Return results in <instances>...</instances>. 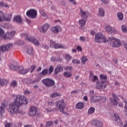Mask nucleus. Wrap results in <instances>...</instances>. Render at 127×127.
<instances>
[{"instance_id":"27","label":"nucleus","mask_w":127,"mask_h":127,"mask_svg":"<svg viewBox=\"0 0 127 127\" xmlns=\"http://www.w3.org/2000/svg\"><path fill=\"white\" fill-rule=\"evenodd\" d=\"M61 94L58 92H54L50 94V98L52 99H54L55 98H58V97H60Z\"/></svg>"},{"instance_id":"9","label":"nucleus","mask_w":127,"mask_h":127,"mask_svg":"<svg viewBox=\"0 0 127 127\" xmlns=\"http://www.w3.org/2000/svg\"><path fill=\"white\" fill-rule=\"evenodd\" d=\"M50 47L52 48H55V49H59L61 48L62 49H65L66 46H64L63 45L56 43L54 41H50Z\"/></svg>"},{"instance_id":"8","label":"nucleus","mask_w":127,"mask_h":127,"mask_svg":"<svg viewBox=\"0 0 127 127\" xmlns=\"http://www.w3.org/2000/svg\"><path fill=\"white\" fill-rule=\"evenodd\" d=\"M43 84L46 87H52L55 85V82L53 79L49 78H47L42 80Z\"/></svg>"},{"instance_id":"16","label":"nucleus","mask_w":127,"mask_h":127,"mask_svg":"<svg viewBox=\"0 0 127 127\" xmlns=\"http://www.w3.org/2000/svg\"><path fill=\"white\" fill-rule=\"evenodd\" d=\"M11 47H12V44L10 43L5 46H1L0 47V50L2 52H5V51H7Z\"/></svg>"},{"instance_id":"24","label":"nucleus","mask_w":127,"mask_h":127,"mask_svg":"<svg viewBox=\"0 0 127 127\" xmlns=\"http://www.w3.org/2000/svg\"><path fill=\"white\" fill-rule=\"evenodd\" d=\"M75 108L77 110H83L84 109V103L79 102L75 105Z\"/></svg>"},{"instance_id":"6","label":"nucleus","mask_w":127,"mask_h":127,"mask_svg":"<svg viewBox=\"0 0 127 127\" xmlns=\"http://www.w3.org/2000/svg\"><path fill=\"white\" fill-rule=\"evenodd\" d=\"M110 40H111V44L114 48H118L122 46V42L120 39H116L114 37L110 38Z\"/></svg>"},{"instance_id":"2","label":"nucleus","mask_w":127,"mask_h":127,"mask_svg":"<svg viewBox=\"0 0 127 127\" xmlns=\"http://www.w3.org/2000/svg\"><path fill=\"white\" fill-rule=\"evenodd\" d=\"M9 68H11L12 70L17 71L19 74H27L29 72V68H24L23 66H15L13 64H10L9 66Z\"/></svg>"},{"instance_id":"52","label":"nucleus","mask_w":127,"mask_h":127,"mask_svg":"<svg viewBox=\"0 0 127 127\" xmlns=\"http://www.w3.org/2000/svg\"><path fill=\"white\" fill-rule=\"evenodd\" d=\"M72 69V66H67L64 67V70H68L69 71H71Z\"/></svg>"},{"instance_id":"44","label":"nucleus","mask_w":127,"mask_h":127,"mask_svg":"<svg viewBox=\"0 0 127 127\" xmlns=\"http://www.w3.org/2000/svg\"><path fill=\"white\" fill-rule=\"evenodd\" d=\"M87 60L88 59L86 57H83L81 58V62H82L83 64H85Z\"/></svg>"},{"instance_id":"57","label":"nucleus","mask_w":127,"mask_h":127,"mask_svg":"<svg viewBox=\"0 0 127 127\" xmlns=\"http://www.w3.org/2000/svg\"><path fill=\"white\" fill-rule=\"evenodd\" d=\"M101 1H102V2L105 4H108V3H109V0H101Z\"/></svg>"},{"instance_id":"54","label":"nucleus","mask_w":127,"mask_h":127,"mask_svg":"<svg viewBox=\"0 0 127 127\" xmlns=\"http://www.w3.org/2000/svg\"><path fill=\"white\" fill-rule=\"evenodd\" d=\"M24 95H29L30 94V91L29 90H26L24 91Z\"/></svg>"},{"instance_id":"61","label":"nucleus","mask_w":127,"mask_h":127,"mask_svg":"<svg viewBox=\"0 0 127 127\" xmlns=\"http://www.w3.org/2000/svg\"><path fill=\"white\" fill-rule=\"evenodd\" d=\"M43 48H44L45 49H46L47 50H48L49 47L46 45H43L42 46Z\"/></svg>"},{"instance_id":"18","label":"nucleus","mask_w":127,"mask_h":127,"mask_svg":"<svg viewBox=\"0 0 127 127\" xmlns=\"http://www.w3.org/2000/svg\"><path fill=\"white\" fill-rule=\"evenodd\" d=\"M62 30V28L59 25L54 26L52 28V31L53 33H59L60 31Z\"/></svg>"},{"instance_id":"58","label":"nucleus","mask_w":127,"mask_h":127,"mask_svg":"<svg viewBox=\"0 0 127 127\" xmlns=\"http://www.w3.org/2000/svg\"><path fill=\"white\" fill-rule=\"evenodd\" d=\"M5 127H11V123H7L5 125Z\"/></svg>"},{"instance_id":"56","label":"nucleus","mask_w":127,"mask_h":127,"mask_svg":"<svg viewBox=\"0 0 127 127\" xmlns=\"http://www.w3.org/2000/svg\"><path fill=\"white\" fill-rule=\"evenodd\" d=\"M115 85L117 87V89H120V83L118 82H115Z\"/></svg>"},{"instance_id":"14","label":"nucleus","mask_w":127,"mask_h":127,"mask_svg":"<svg viewBox=\"0 0 127 127\" xmlns=\"http://www.w3.org/2000/svg\"><path fill=\"white\" fill-rule=\"evenodd\" d=\"M96 88V89H106V88H107V84H106V82L104 81H98Z\"/></svg>"},{"instance_id":"17","label":"nucleus","mask_w":127,"mask_h":127,"mask_svg":"<svg viewBox=\"0 0 127 127\" xmlns=\"http://www.w3.org/2000/svg\"><path fill=\"white\" fill-rule=\"evenodd\" d=\"M91 124L93 126L98 127H102V126H103V123L101 121L97 120H92L91 122Z\"/></svg>"},{"instance_id":"35","label":"nucleus","mask_w":127,"mask_h":127,"mask_svg":"<svg viewBox=\"0 0 127 127\" xmlns=\"http://www.w3.org/2000/svg\"><path fill=\"white\" fill-rule=\"evenodd\" d=\"M94 113H95V108L90 107L88 111V115H92V114H94Z\"/></svg>"},{"instance_id":"53","label":"nucleus","mask_w":127,"mask_h":127,"mask_svg":"<svg viewBox=\"0 0 127 127\" xmlns=\"http://www.w3.org/2000/svg\"><path fill=\"white\" fill-rule=\"evenodd\" d=\"M77 50H78L79 52H82L83 49H82V47L80 46H78L76 48Z\"/></svg>"},{"instance_id":"15","label":"nucleus","mask_w":127,"mask_h":127,"mask_svg":"<svg viewBox=\"0 0 127 127\" xmlns=\"http://www.w3.org/2000/svg\"><path fill=\"white\" fill-rule=\"evenodd\" d=\"M49 27H50V26L48 24H44L39 28V31L43 33H45V32H46V31L48 30V28H49Z\"/></svg>"},{"instance_id":"46","label":"nucleus","mask_w":127,"mask_h":127,"mask_svg":"<svg viewBox=\"0 0 127 127\" xmlns=\"http://www.w3.org/2000/svg\"><path fill=\"white\" fill-rule=\"evenodd\" d=\"M0 6L4 7H7L8 8L9 7V6L7 4L4 3L3 2H0Z\"/></svg>"},{"instance_id":"26","label":"nucleus","mask_w":127,"mask_h":127,"mask_svg":"<svg viewBox=\"0 0 127 127\" xmlns=\"http://www.w3.org/2000/svg\"><path fill=\"white\" fill-rule=\"evenodd\" d=\"M100 78L101 80V81L102 82H107V80L108 79V76H107L106 75L104 74H101L100 75Z\"/></svg>"},{"instance_id":"60","label":"nucleus","mask_w":127,"mask_h":127,"mask_svg":"<svg viewBox=\"0 0 127 127\" xmlns=\"http://www.w3.org/2000/svg\"><path fill=\"white\" fill-rule=\"evenodd\" d=\"M68 1L71 2V3H73V4H76V1L75 0H68Z\"/></svg>"},{"instance_id":"50","label":"nucleus","mask_w":127,"mask_h":127,"mask_svg":"<svg viewBox=\"0 0 127 127\" xmlns=\"http://www.w3.org/2000/svg\"><path fill=\"white\" fill-rule=\"evenodd\" d=\"M97 80H98V76H97V75H94L93 76V78L91 79L92 82H96V81H97Z\"/></svg>"},{"instance_id":"59","label":"nucleus","mask_w":127,"mask_h":127,"mask_svg":"<svg viewBox=\"0 0 127 127\" xmlns=\"http://www.w3.org/2000/svg\"><path fill=\"white\" fill-rule=\"evenodd\" d=\"M51 61H52L53 62H56L57 59H56V58H54V57H52L51 58Z\"/></svg>"},{"instance_id":"34","label":"nucleus","mask_w":127,"mask_h":127,"mask_svg":"<svg viewBox=\"0 0 127 127\" xmlns=\"http://www.w3.org/2000/svg\"><path fill=\"white\" fill-rule=\"evenodd\" d=\"M99 101L100 103H106V101H107V98L105 97H102V96H99Z\"/></svg>"},{"instance_id":"37","label":"nucleus","mask_w":127,"mask_h":127,"mask_svg":"<svg viewBox=\"0 0 127 127\" xmlns=\"http://www.w3.org/2000/svg\"><path fill=\"white\" fill-rule=\"evenodd\" d=\"M10 86L13 88H14L17 86V82H16V81L15 80H13L10 83Z\"/></svg>"},{"instance_id":"11","label":"nucleus","mask_w":127,"mask_h":127,"mask_svg":"<svg viewBox=\"0 0 127 127\" xmlns=\"http://www.w3.org/2000/svg\"><path fill=\"white\" fill-rule=\"evenodd\" d=\"M26 15L30 18H35L37 16V12L33 9H30L27 11Z\"/></svg>"},{"instance_id":"41","label":"nucleus","mask_w":127,"mask_h":127,"mask_svg":"<svg viewBox=\"0 0 127 127\" xmlns=\"http://www.w3.org/2000/svg\"><path fill=\"white\" fill-rule=\"evenodd\" d=\"M65 58L66 61L69 62L72 59V57L70 56L69 55H65Z\"/></svg>"},{"instance_id":"45","label":"nucleus","mask_w":127,"mask_h":127,"mask_svg":"<svg viewBox=\"0 0 127 127\" xmlns=\"http://www.w3.org/2000/svg\"><path fill=\"white\" fill-rule=\"evenodd\" d=\"M35 68H36V65H31L30 68V72L32 73V72H33L34 71Z\"/></svg>"},{"instance_id":"19","label":"nucleus","mask_w":127,"mask_h":127,"mask_svg":"<svg viewBox=\"0 0 127 127\" xmlns=\"http://www.w3.org/2000/svg\"><path fill=\"white\" fill-rule=\"evenodd\" d=\"M80 13L82 18H88L90 16V13L89 12L85 11L82 9H80Z\"/></svg>"},{"instance_id":"42","label":"nucleus","mask_w":127,"mask_h":127,"mask_svg":"<svg viewBox=\"0 0 127 127\" xmlns=\"http://www.w3.org/2000/svg\"><path fill=\"white\" fill-rule=\"evenodd\" d=\"M64 75L65 77H67L68 78H69L70 77H72V73H71L69 72H64Z\"/></svg>"},{"instance_id":"64","label":"nucleus","mask_w":127,"mask_h":127,"mask_svg":"<svg viewBox=\"0 0 127 127\" xmlns=\"http://www.w3.org/2000/svg\"><path fill=\"white\" fill-rule=\"evenodd\" d=\"M93 78V73H90L89 74V79L90 80H92V78Z\"/></svg>"},{"instance_id":"4","label":"nucleus","mask_w":127,"mask_h":127,"mask_svg":"<svg viewBox=\"0 0 127 127\" xmlns=\"http://www.w3.org/2000/svg\"><path fill=\"white\" fill-rule=\"evenodd\" d=\"M15 34V31L9 32L4 34V31L0 29V37L3 39H11Z\"/></svg>"},{"instance_id":"63","label":"nucleus","mask_w":127,"mask_h":127,"mask_svg":"<svg viewBox=\"0 0 127 127\" xmlns=\"http://www.w3.org/2000/svg\"><path fill=\"white\" fill-rule=\"evenodd\" d=\"M90 34L91 35H95V34H96V32H95V31H90Z\"/></svg>"},{"instance_id":"33","label":"nucleus","mask_w":127,"mask_h":127,"mask_svg":"<svg viewBox=\"0 0 127 127\" xmlns=\"http://www.w3.org/2000/svg\"><path fill=\"white\" fill-rule=\"evenodd\" d=\"M26 81H27V84H34V83H36V82H38V80L37 79L32 80L31 79H27Z\"/></svg>"},{"instance_id":"51","label":"nucleus","mask_w":127,"mask_h":127,"mask_svg":"<svg viewBox=\"0 0 127 127\" xmlns=\"http://www.w3.org/2000/svg\"><path fill=\"white\" fill-rule=\"evenodd\" d=\"M47 105H48V106H50V107H52V106L54 105V103H53V101H51L48 102Z\"/></svg>"},{"instance_id":"7","label":"nucleus","mask_w":127,"mask_h":127,"mask_svg":"<svg viewBox=\"0 0 127 127\" xmlns=\"http://www.w3.org/2000/svg\"><path fill=\"white\" fill-rule=\"evenodd\" d=\"M56 105L57 106H59V109L61 113L63 114H66L65 111H64V109L66 108L64 100L62 99L58 101L57 102H56Z\"/></svg>"},{"instance_id":"3","label":"nucleus","mask_w":127,"mask_h":127,"mask_svg":"<svg viewBox=\"0 0 127 127\" xmlns=\"http://www.w3.org/2000/svg\"><path fill=\"white\" fill-rule=\"evenodd\" d=\"M95 41L97 43H102V42L105 43V42H108V40L103 33L99 32L95 35Z\"/></svg>"},{"instance_id":"32","label":"nucleus","mask_w":127,"mask_h":127,"mask_svg":"<svg viewBox=\"0 0 127 127\" xmlns=\"http://www.w3.org/2000/svg\"><path fill=\"white\" fill-rule=\"evenodd\" d=\"M5 111V103H2L0 107V113L2 114L4 113Z\"/></svg>"},{"instance_id":"1","label":"nucleus","mask_w":127,"mask_h":127,"mask_svg":"<svg viewBox=\"0 0 127 127\" xmlns=\"http://www.w3.org/2000/svg\"><path fill=\"white\" fill-rule=\"evenodd\" d=\"M11 96L15 100L14 102H12L9 105L8 111L11 115L18 114L19 113V107L22 105H26L28 103V101L24 96L14 94H12Z\"/></svg>"},{"instance_id":"48","label":"nucleus","mask_w":127,"mask_h":127,"mask_svg":"<svg viewBox=\"0 0 127 127\" xmlns=\"http://www.w3.org/2000/svg\"><path fill=\"white\" fill-rule=\"evenodd\" d=\"M53 70H54V67L53 66H51L49 69V74H51L53 72Z\"/></svg>"},{"instance_id":"5","label":"nucleus","mask_w":127,"mask_h":127,"mask_svg":"<svg viewBox=\"0 0 127 127\" xmlns=\"http://www.w3.org/2000/svg\"><path fill=\"white\" fill-rule=\"evenodd\" d=\"M21 36V37H24L25 39H26L28 41H29L30 42H32L33 44L37 46H39V44H40V43H39V41H38L37 39L33 37H29L27 34H22Z\"/></svg>"},{"instance_id":"31","label":"nucleus","mask_w":127,"mask_h":127,"mask_svg":"<svg viewBox=\"0 0 127 127\" xmlns=\"http://www.w3.org/2000/svg\"><path fill=\"white\" fill-rule=\"evenodd\" d=\"M7 83H8V80H7L4 78H2L0 80V85L1 86H4V85H6V84H7Z\"/></svg>"},{"instance_id":"43","label":"nucleus","mask_w":127,"mask_h":127,"mask_svg":"<svg viewBox=\"0 0 127 127\" xmlns=\"http://www.w3.org/2000/svg\"><path fill=\"white\" fill-rule=\"evenodd\" d=\"M124 103H125V105L124 106V113L126 116H127V101H124Z\"/></svg>"},{"instance_id":"40","label":"nucleus","mask_w":127,"mask_h":127,"mask_svg":"<svg viewBox=\"0 0 127 127\" xmlns=\"http://www.w3.org/2000/svg\"><path fill=\"white\" fill-rule=\"evenodd\" d=\"M122 31L123 32H124V33H127V26L123 25L122 26Z\"/></svg>"},{"instance_id":"25","label":"nucleus","mask_w":127,"mask_h":127,"mask_svg":"<svg viewBox=\"0 0 127 127\" xmlns=\"http://www.w3.org/2000/svg\"><path fill=\"white\" fill-rule=\"evenodd\" d=\"M22 21V19H21V16L19 15L16 16L13 18V21L17 23H20Z\"/></svg>"},{"instance_id":"13","label":"nucleus","mask_w":127,"mask_h":127,"mask_svg":"<svg viewBox=\"0 0 127 127\" xmlns=\"http://www.w3.org/2000/svg\"><path fill=\"white\" fill-rule=\"evenodd\" d=\"M113 98L111 99V102L114 106L118 105V101H120V98L115 93H112Z\"/></svg>"},{"instance_id":"29","label":"nucleus","mask_w":127,"mask_h":127,"mask_svg":"<svg viewBox=\"0 0 127 127\" xmlns=\"http://www.w3.org/2000/svg\"><path fill=\"white\" fill-rule=\"evenodd\" d=\"M27 53L28 54H31L32 55L33 53H34V52L33 51V48H32V47L31 46H29L27 48Z\"/></svg>"},{"instance_id":"55","label":"nucleus","mask_w":127,"mask_h":127,"mask_svg":"<svg viewBox=\"0 0 127 127\" xmlns=\"http://www.w3.org/2000/svg\"><path fill=\"white\" fill-rule=\"evenodd\" d=\"M80 40H81V41H85L86 39L85 38V37L84 36H81L79 38Z\"/></svg>"},{"instance_id":"49","label":"nucleus","mask_w":127,"mask_h":127,"mask_svg":"<svg viewBox=\"0 0 127 127\" xmlns=\"http://www.w3.org/2000/svg\"><path fill=\"white\" fill-rule=\"evenodd\" d=\"M72 63H73L74 64H80V61H78L77 60H73L72 61Z\"/></svg>"},{"instance_id":"47","label":"nucleus","mask_w":127,"mask_h":127,"mask_svg":"<svg viewBox=\"0 0 127 127\" xmlns=\"http://www.w3.org/2000/svg\"><path fill=\"white\" fill-rule=\"evenodd\" d=\"M47 127H51L53 125V122L49 121L46 122Z\"/></svg>"},{"instance_id":"38","label":"nucleus","mask_w":127,"mask_h":127,"mask_svg":"<svg viewBox=\"0 0 127 127\" xmlns=\"http://www.w3.org/2000/svg\"><path fill=\"white\" fill-rule=\"evenodd\" d=\"M118 19L119 20H123L124 18V15L123 14V13L120 12L117 14Z\"/></svg>"},{"instance_id":"12","label":"nucleus","mask_w":127,"mask_h":127,"mask_svg":"<svg viewBox=\"0 0 127 127\" xmlns=\"http://www.w3.org/2000/svg\"><path fill=\"white\" fill-rule=\"evenodd\" d=\"M38 113V109L35 106L31 107L30 110L29 111V115L31 117H35Z\"/></svg>"},{"instance_id":"30","label":"nucleus","mask_w":127,"mask_h":127,"mask_svg":"<svg viewBox=\"0 0 127 127\" xmlns=\"http://www.w3.org/2000/svg\"><path fill=\"white\" fill-rule=\"evenodd\" d=\"M98 15L99 16H105V11L104 10V9L100 8L99 9V12H98Z\"/></svg>"},{"instance_id":"10","label":"nucleus","mask_w":127,"mask_h":127,"mask_svg":"<svg viewBox=\"0 0 127 127\" xmlns=\"http://www.w3.org/2000/svg\"><path fill=\"white\" fill-rule=\"evenodd\" d=\"M112 116L115 119V124L117 126H119V127H123L124 124L123 123V121H122V120H121V118H120V116H119V115L118 114L114 113Z\"/></svg>"},{"instance_id":"62","label":"nucleus","mask_w":127,"mask_h":127,"mask_svg":"<svg viewBox=\"0 0 127 127\" xmlns=\"http://www.w3.org/2000/svg\"><path fill=\"white\" fill-rule=\"evenodd\" d=\"M83 100H84V101H86V102H88V96H84Z\"/></svg>"},{"instance_id":"20","label":"nucleus","mask_w":127,"mask_h":127,"mask_svg":"<svg viewBox=\"0 0 127 127\" xmlns=\"http://www.w3.org/2000/svg\"><path fill=\"white\" fill-rule=\"evenodd\" d=\"M1 13V17H0V21H10L11 20V18L10 17H5V15H4V14H3V13L1 11L0 12Z\"/></svg>"},{"instance_id":"28","label":"nucleus","mask_w":127,"mask_h":127,"mask_svg":"<svg viewBox=\"0 0 127 127\" xmlns=\"http://www.w3.org/2000/svg\"><path fill=\"white\" fill-rule=\"evenodd\" d=\"M48 74V69L45 68L39 74L40 76H45Z\"/></svg>"},{"instance_id":"36","label":"nucleus","mask_w":127,"mask_h":127,"mask_svg":"<svg viewBox=\"0 0 127 127\" xmlns=\"http://www.w3.org/2000/svg\"><path fill=\"white\" fill-rule=\"evenodd\" d=\"M105 29L109 33H111V32H113V27H112L111 26H106Z\"/></svg>"},{"instance_id":"23","label":"nucleus","mask_w":127,"mask_h":127,"mask_svg":"<svg viewBox=\"0 0 127 127\" xmlns=\"http://www.w3.org/2000/svg\"><path fill=\"white\" fill-rule=\"evenodd\" d=\"M78 24L80 25V29L83 30L84 29L83 26H85L86 25V20H79L78 21Z\"/></svg>"},{"instance_id":"39","label":"nucleus","mask_w":127,"mask_h":127,"mask_svg":"<svg viewBox=\"0 0 127 127\" xmlns=\"http://www.w3.org/2000/svg\"><path fill=\"white\" fill-rule=\"evenodd\" d=\"M94 90H91L89 93H88V95L89 97H90V98H92V97H94L95 96V93H94Z\"/></svg>"},{"instance_id":"21","label":"nucleus","mask_w":127,"mask_h":127,"mask_svg":"<svg viewBox=\"0 0 127 127\" xmlns=\"http://www.w3.org/2000/svg\"><path fill=\"white\" fill-rule=\"evenodd\" d=\"M100 96H94L90 98V104H95L97 102H99V99H100Z\"/></svg>"},{"instance_id":"22","label":"nucleus","mask_w":127,"mask_h":127,"mask_svg":"<svg viewBox=\"0 0 127 127\" xmlns=\"http://www.w3.org/2000/svg\"><path fill=\"white\" fill-rule=\"evenodd\" d=\"M64 69H63V66L61 65H58L56 67V68L55 69V73L56 74H58V73L60 72H63Z\"/></svg>"}]
</instances>
